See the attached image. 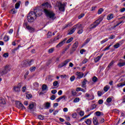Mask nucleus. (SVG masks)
Instances as JSON below:
<instances>
[{
  "label": "nucleus",
  "mask_w": 125,
  "mask_h": 125,
  "mask_svg": "<svg viewBox=\"0 0 125 125\" xmlns=\"http://www.w3.org/2000/svg\"><path fill=\"white\" fill-rule=\"evenodd\" d=\"M42 6L43 7V8H44L43 9V12L46 15L47 17H48L52 20H54V19H55V14H54L53 12L46 9V8H50V7H51L50 4H49L48 2H46L42 4Z\"/></svg>",
  "instance_id": "nucleus-1"
},
{
  "label": "nucleus",
  "mask_w": 125,
  "mask_h": 125,
  "mask_svg": "<svg viewBox=\"0 0 125 125\" xmlns=\"http://www.w3.org/2000/svg\"><path fill=\"white\" fill-rule=\"evenodd\" d=\"M103 17L99 18L98 20H96L93 24H91L90 26V29H94L97 27V25H99L100 23L103 21Z\"/></svg>",
  "instance_id": "nucleus-2"
},
{
  "label": "nucleus",
  "mask_w": 125,
  "mask_h": 125,
  "mask_svg": "<svg viewBox=\"0 0 125 125\" xmlns=\"http://www.w3.org/2000/svg\"><path fill=\"white\" fill-rule=\"evenodd\" d=\"M11 70V66L9 65H6L4 67V69L2 70V71L1 72V74L2 75H6L8 72H10Z\"/></svg>",
  "instance_id": "nucleus-3"
},
{
  "label": "nucleus",
  "mask_w": 125,
  "mask_h": 125,
  "mask_svg": "<svg viewBox=\"0 0 125 125\" xmlns=\"http://www.w3.org/2000/svg\"><path fill=\"white\" fill-rule=\"evenodd\" d=\"M56 6L59 8L60 11H64L65 10V4L61 2L57 1L56 3Z\"/></svg>",
  "instance_id": "nucleus-4"
},
{
  "label": "nucleus",
  "mask_w": 125,
  "mask_h": 125,
  "mask_svg": "<svg viewBox=\"0 0 125 125\" xmlns=\"http://www.w3.org/2000/svg\"><path fill=\"white\" fill-rule=\"evenodd\" d=\"M17 105L16 107L17 108H18L19 109H21L22 110H24V109H26L25 106H24V105L22 104V103L20 102H17L16 103Z\"/></svg>",
  "instance_id": "nucleus-5"
},
{
  "label": "nucleus",
  "mask_w": 125,
  "mask_h": 125,
  "mask_svg": "<svg viewBox=\"0 0 125 125\" xmlns=\"http://www.w3.org/2000/svg\"><path fill=\"white\" fill-rule=\"evenodd\" d=\"M70 60H66L64 61L58 65V68H62V67H64V66H66V65H67L69 62H70Z\"/></svg>",
  "instance_id": "nucleus-6"
},
{
  "label": "nucleus",
  "mask_w": 125,
  "mask_h": 125,
  "mask_svg": "<svg viewBox=\"0 0 125 125\" xmlns=\"http://www.w3.org/2000/svg\"><path fill=\"white\" fill-rule=\"evenodd\" d=\"M25 24L26 29L30 32V33H34L35 32V28L30 26L27 23H25Z\"/></svg>",
  "instance_id": "nucleus-7"
},
{
  "label": "nucleus",
  "mask_w": 125,
  "mask_h": 125,
  "mask_svg": "<svg viewBox=\"0 0 125 125\" xmlns=\"http://www.w3.org/2000/svg\"><path fill=\"white\" fill-rule=\"evenodd\" d=\"M21 87L22 86H21V84L19 83L17 86L14 87L13 90L15 92H19V91H20V89H21Z\"/></svg>",
  "instance_id": "nucleus-8"
},
{
  "label": "nucleus",
  "mask_w": 125,
  "mask_h": 125,
  "mask_svg": "<svg viewBox=\"0 0 125 125\" xmlns=\"http://www.w3.org/2000/svg\"><path fill=\"white\" fill-rule=\"evenodd\" d=\"M27 16H29L30 17H32V18H34L36 19L37 18V14H36V10H34V12H30L27 15Z\"/></svg>",
  "instance_id": "nucleus-9"
},
{
  "label": "nucleus",
  "mask_w": 125,
  "mask_h": 125,
  "mask_svg": "<svg viewBox=\"0 0 125 125\" xmlns=\"http://www.w3.org/2000/svg\"><path fill=\"white\" fill-rule=\"evenodd\" d=\"M76 75H77V76H78L77 79H82V78H83V76L84 75L83 73L81 72H76Z\"/></svg>",
  "instance_id": "nucleus-10"
},
{
  "label": "nucleus",
  "mask_w": 125,
  "mask_h": 125,
  "mask_svg": "<svg viewBox=\"0 0 125 125\" xmlns=\"http://www.w3.org/2000/svg\"><path fill=\"white\" fill-rule=\"evenodd\" d=\"M36 10V17L41 16L42 14V10L35 9Z\"/></svg>",
  "instance_id": "nucleus-11"
},
{
  "label": "nucleus",
  "mask_w": 125,
  "mask_h": 125,
  "mask_svg": "<svg viewBox=\"0 0 125 125\" xmlns=\"http://www.w3.org/2000/svg\"><path fill=\"white\" fill-rule=\"evenodd\" d=\"M78 45H79V42L76 41L72 45V48L73 49V51H75L76 49L78 48Z\"/></svg>",
  "instance_id": "nucleus-12"
},
{
  "label": "nucleus",
  "mask_w": 125,
  "mask_h": 125,
  "mask_svg": "<svg viewBox=\"0 0 125 125\" xmlns=\"http://www.w3.org/2000/svg\"><path fill=\"white\" fill-rule=\"evenodd\" d=\"M120 62L117 65L119 66V67H124V66H125V61L124 62V60L120 59L119 60Z\"/></svg>",
  "instance_id": "nucleus-13"
},
{
  "label": "nucleus",
  "mask_w": 125,
  "mask_h": 125,
  "mask_svg": "<svg viewBox=\"0 0 125 125\" xmlns=\"http://www.w3.org/2000/svg\"><path fill=\"white\" fill-rule=\"evenodd\" d=\"M27 21L29 23H32V22H34V21H35V19L33 17L27 16Z\"/></svg>",
  "instance_id": "nucleus-14"
},
{
  "label": "nucleus",
  "mask_w": 125,
  "mask_h": 125,
  "mask_svg": "<svg viewBox=\"0 0 125 125\" xmlns=\"http://www.w3.org/2000/svg\"><path fill=\"white\" fill-rule=\"evenodd\" d=\"M103 56V54L101 55L100 56H98L97 58L94 59L95 63H97L101 59V58Z\"/></svg>",
  "instance_id": "nucleus-15"
},
{
  "label": "nucleus",
  "mask_w": 125,
  "mask_h": 125,
  "mask_svg": "<svg viewBox=\"0 0 125 125\" xmlns=\"http://www.w3.org/2000/svg\"><path fill=\"white\" fill-rule=\"evenodd\" d=\"M93 123L94 125H98V120H97V118H96V117L93 118Z\"/></svg>",
  "instance_id": "nucleus-16"
},
{
  "label": "nucleus",
  "mask_w": 125,
  "mask_h": 125,
  "mask_svg": "<svg viewBox=\"0 0 125 125\" xmlns=\"http://www.w3.org/2000/svg\"><path fill=\"white\" fill-rule=\"evenodd\" d=\"M42 91H47L48 88H47V85L46 84H43L42 87Z\"/></svg>",
  "instance_id": "nucleus-17"
},
{
  "label": "nucleus",
  "mask_w": 125,
  "mask_h": 125,
  "mask_svg": "<svg viewBox=\"0 0 125 125\" xmlns=\"http://www.w3.org/2000/svg\"><path fill=\"white\" fill-rule=\"evenodd\" d=\"M70 46H71V44H69L68 45H67L66 46V47L64 49H63L62 54H64V53H65V52L67 51V50H68V49H69V48H70Z\"/></svg>",
  "instance_id": "nucleus-18"
},
{
  "label": "nucleus",
  "mask_w": 125,
  "mask_h": 125,
  "mask_svg": "<svg viewBox=\"0 0 125 125\" xmlns=\"http://www.w3.org/2000/svg\"><path fill=\"white\" fill-rule=\"evenodd\" d=\"M115 63V61H112L107 66V68H108L109 69H111L112 68L113 65Z\"/></svg>",
  "instance_id": "nucleus-19"
},
{
  "label": "nucleus",
  "mask_w": 125,
  "mask_h": 125,
  "mask_svg": "<svg viewBox=\"0 0 125 125\" xmlns=\"http://www.w3.org/2000/svg\"><path fill=\"white\" fill-rule=\"evenodd\" d=\"M74 27V28H76V29H78V30H80L82 29V28H83V26H82V24H77L75 25Z\"/></svg>",
  "instance_id": "nucleus-20"
},
{
  "label": "nucleus",
  "mask_w": 125,
  "mask_h": 125,
  "mask_svg": "<svg viewBox=\"0 0 125 125\" xmlns=\"http://www.w3.org/2000/svg\"><path fill=\"white\" fill-rule=\"evenodd\" d=\"M76 30H77V28L76 27H74L68 33V35H72V34H74V33H75V31H76Z\"/></svg>",
  "instance_id": "nucleus-21"
},
{
  "label": "nucleus",
  "mask_w": 125,
  "mask_h": 125,
  "mask_svg": "<svg viewBox=\"0 0 125 125\" xmlns=\"http://www.w3.org/2000/svg\"><path fill=\"white\" fill-rule=\"evenodd\" d=\"M5 104V100L2 98H0V105H4Z\"/></svg>",
  "instance_id": "nucleus-22"
},
{
  "label": "nucleus",
  "mask_w": 125,
  "mask_h": 125,
  "mask_svg": "<svg viewBox=\"0 0 125 125\" xmlns=\"http://www.w3.org/2000/svg\"><path fill=\"white\" fill-rule=\"evenodd\" d=\"M92 122V121L91 119H88L86 120V121H85V124L87 125H91V123Z\"/></svg>",
  "instance_id": "nucleus-23"
},
{
  "label": "nucleus",
  "mask_w": 125,
  "mask_h": 125,
  "mask_svg": "<svg viewBox=\"0 0 125 125\" xmlns=\"http://www.w3.org/2000/svg\"><path fill=\"white\" fill-rule=\"evenodd\" d=\"M45 109H49L50 107V103L47 102L44 104Z\"/></svg>",
  "instance_id": "nucleus-24"
},
{
  "label": "nucleus",
  "mask_w": 125,
  "mask_h": 125,
  "mask_svg": "<svg viewBox=\"0 0 125 125\" xmlns=\"http://www.w3.org/2000/svg\"><path fill=\"white\" fill-rule=\"evenodd\" d=\"M21 64L23 67L28 66V61H24L22 62Z\"/></svg>",
  "instance_id": "nucleus-25"
},
{
  "label": "nucleus",
  "mask_w": 125,
  "mask_h": 125,
  "mask_svg": "<svg viewBox=\"0 0 125 125\" xmlns=\"http://www.w3.org/2000/svg\"><path fill=\"white\" fill-rule=\"evenodd\" d=\"M20 3H21V1H19V2H17L15 4V7L16 9H18L20 7Z\"/></svg>",
  "instance_id": "nucleus-26"
},
{
  "label": "nucleus",
  "mask_w": 125,
  "mask_h": 125,
  "mask_svg": "<svg viewBox=\"0 0 125 125\" xmlns=\"http://www.w3.org/2000/svg\"><path fill=\"white\" fill-rule=\"evenodd\" d=\"M86 83H87V80L84 79L82 82V87H85V85L86 84Z\"/></svg>",
  "instance_id": "nucleus-27"
},
{
  "label": "nucleus",
  "mask_w": 125,
  "mask_h": 125,
  "mask_svg": "<svg viewBox=\"0 0 125 125\" xmlns=\"http://www.w3.org/2000/svg\"><path fill=\"white\" fill-rule=\"evenodd\" d=\"M113 17L114 15H113V14H110L107 16V20H111V19H113Z\"/></svg>",
  "instance_id": "nucleus-28"
},
{
  "label": "nucleus",
  "mask_w": 125,
  "mask_h": 125,
  "mask_svg": "<svg viewBox=\"0 0 125 125\" xmlns=\"http://www.w3.org/2000/svg\"><path fill=\"white\" fill-rule=\"evenodd\" d=\"M17 13V10H15V8L11 9L10 11V13H11V14H15Z\"/></svg>",
  "instance_id": "nucleus-29"
},
{
  "label": "nucleus",
  "mask_w": 125,
  "mask_h": 125,
  "mask_svg": "<svg viewBox=\"0 0 125 125\" xmlns=\"http://www.w3.org/2000/svg\"><path fill=\"white\" fill-rule=\"evenodd\" d=\"M64 41H62L61 42H60L58 45H57V47H61L62 45H63L64 44Z\"/></svg>",
  "instance_id": "nucleus-30"
},
{
  "label": "nucleus",
  "mask_w": 125,
  "mask_h": 125,
  "mask_svg": "<svg viewBox=\"0 0 125 125\" xmlns=\"http://www.w3.org/2000/svg\"><path fill=\"white\" fill-rule=\"evenodd\" d=\"M124 85H125V82L119 83L117 84L118 87H123V86H124Z\"/></svg>",
  "instance_id": "nucleus-31"
},
{
  "label": "nucleus",
  "mask_w": 125,
  "mask_h": 125,
  "mask_svg": "<svg viewBox=\"0 0 125 125\" xmlns=\"http://www.w3.org/2000/svg\"><path fill=\"white\" fill-rule=\"evenodd\" d=\"M109 89H110V86H109L108 85H106V86L104 88V90L105 92H107V91H108V90H109Z\"/></svg>",
  "instance_id": "nucleus-32"
},
{
  "label": "nucleus",
  "mask_w": 125,
  "mask_h": 125,
  "mask_svg": "<svg viewBox=\"0 0 125 125\" xmlns=\"http://www.w3.org/2000/svg\"><path fill=\"white\" fill-rule=\"evenodd\" d=\"M33 85L35 88H37V87H39V86H40V84L37 82H35L33 83Z\"/></svg>",
  "instance_id": "nucleus-33"
},
{
  "label": "nucleus",
  "mask_w": 125,
  "mask_h": 125,
  "mask_svg": "<svg viewBox=\"0 0 125 125\" xmlns=\"http://www.w3.org/2000/svg\"><path fill=\"white\" fill-rule=\"evenodd\" d=\"M52 37V33L51 32H48L47 35V39H50Z\"/></svg>",
  "instance_id": "nucleus-34"
},
{
  "label": "nucleus",
  "mask_w": 125,
  "mask_h": 125,
  "mask_svg": "<svg viewBox=\"0 0 125 125\" xmlns=\"http://www.w3.org/2000/svg\"><path fill=\"white\" fill-rule=\"evenodd\" d=\"M83 28H82L80 29H78V34L81 35V34H83Z\"/></svg>",
  "instance_id": "nucleus-35"
},
{
  "label": "nucleus",
  "mask_w": 125,
  "mask_h": 125,
  "mask_svg": "<svg viewBox=\"0 0 125 125\" xmlns=\"http://www.w3.org/2000/svg\"><path fill=\"white\" fill-rule=\"evenodd\" d=\"M34 62V60H31L30 61H27V63L28 66H31L32 64H33V62Z\"/></svg>",
  "instance_id": "nucleus-36"
},
{
  "label": "nucleus",
  "mask_w": 125,
  "mask_h": 125,
  "mask_svg": "<svg viewBox=\"0 0 125 125\" xmlns=\"http://www.w3.org/2000/svg\"><path fill=\"white\" fill-rule=\"evenodd\" d=\"M4 42H8L9 41V37L8 36H5L4 37Z\"/></svg>",
  "instance_id": "nucleus-37"
},
{
  "label": "nucleus",
  "mask_w": 125,
  "mask_h": 125,
  "mask_svg": "<svg viewBox=\"0 0 125 125\" xmlns=\"http://www.w3.org/2000/svg\"><path fill=\"white\" fill-rule=\"evenodd\" d=\"M59 40V37L57 36V37L55 38L54 39H51V42H56V41H58Z\"/></svg>",
  "instance_id": "nucleus-38"
},
{
  "label": "nucleus",
  "mask_w": 125,
  "mask_h": 125,
  "mask_svg": "<svg viewBox=\"0 0 125 125\" xmlns=\"http://www.w3.org/2000/svg\"><path fill=\"white\" fill-rule=\"evenodd\" d=\"M90 41V39L89 38L87 39L84 42L83 45H85L87 43H88Z\"/></svg>",
  "instance_id": "nucleus-39"
},
{
  "label": "nucleus",
  "mask_w": 125,
  "mask_h": 125,
  "mask_svg": "<svg viewBox=\"0 0 125 125\" xmlns=\"http://www.w3.org/2000/svg\"><path fill=\"white\" fill-rule=\"evenodd\" d=\"M29 70H30V72H31V73L33 72H35V70H36V67L33 66V67H31Z\"/></svg>",
  "instance_id": "nucleus-40"
},
{
  "label": "nucleus",
  "mask_w": 125,
  "mask_h": 125,
  "mask_svg": "<svg viewBox=\"0 0 125 125\" xmlns=\"http://www.w3.org/2000/svg\"><path fill=\"white\" fill-rule=\"evenodd\" d=\"M73 40H74V38H73V37L70 38L69 39H68L66 43H70V42H72Z\"/></svg>",
  "instance_id": "nucleus-41"
},
{
  "label": "nucleus",
  "mask_w": 125,
  "mask_h": 125,
  "mask_svg": "<svg viewBox=\"0 0 125 125\" xmlns=\"http://www.w3.org/2000/svg\"><path fill=\"white\" fill-rule=\"evenodd\" d=\"M80 101V98H76L74 101L73 102H74V103H77L78 102H79Z\"/></svg>",
  "instance_id": "nucleus-42"
},
{
  "label": "nucleus",
  "mask_w": 125,
  "mask_h": 125,
  "mask_svg": "<svg viewBox=\"0 0 125 125\" xmlns=\"http://www.w3.org/2000/svg\"><path fill=\"white\" fill-rule=\"evenodd\" d=\"M79 115L81 116V117L83 116L84 115V112H83V110L80 111Z\"/></svg>",
  "instance_id": "nucleus-43"
},
{
  "label": "nucleus",
  "mask_w": 125,
  "mask_h": 125,
  "mask_svg": "<svg viewBox=\"0 0 125 125\" xmlns=\"http://www.w3.org/2000/svg\"><path fill=\"white\" fill-rule=\"evenodd\" d=\"M104 11V10L103 8H100L98 11V14H101V13H102V12H103Z\"/></svg>",
  "instance_id": "nucleus-44"
},
{
  "label": "nucleus",
  "mask_w": 125,
  "mask_h": 125,
  "mask_svg": "<svg viewBox=\"0 0 125 125\" xmlns=\"http://www.w3.org/2000/svg\"><path fill=\"white\" fill-rule=\"evenodd\" d=\"M106 102H107V103H111V102H112V98H111L110 97L106 99Z\"/></svg>",
  "instance_id": "nucleus-45"
},
{
  "label": "nucleus",
  "mask_w": 125,
  "mask_h": 125,
  "mask_svg": "<svg viewBox=\"0 0 125 125\" xmlns=\"http://www.w3.org/2000/svg\"><path fill=\"white\" fill-rule=\"evenodd\" d=\"M95 113L97 117H100V116H101V112L100 111H97L95 112Z\"/></svg>",
  "instance_id": "nucleus-46"
},
{
  "label": "nucleus",
  "mask_w": 125,
  "mask_h": 125,
  "mask_svg": "<svg viewBox=\"0 0 125 125\" xmlns=\"http://www.w3.org/2000/svg\"><path fill=\"white\" fill-rule=\"evenodd\" d=\"M113 46H114V48H116V49L119 48V47L120 46V43H117L116 44L114 45Z\"/></svg>",
  "instance_id": "nucleus-47"
},
{
  "label": "nucleus",
  "mask_w": 125,
  "mask_h": 125,
  "mask_svg": "<svg viewBox=\"0 0 125 125\" xmlns=\"http://www.w3.org/2000/svg\"><path fill=\"white\" fill-rule=\"evenodd\" d=\"M75 79H76V77H75V76H72L70 77V80L71 82H74V81H75Z\"/></svg>",
  "instance_id": "nucleus-48"
},
{
  "label": "nucleus",
  "mask_w": 125,
  "mask_h": 125,
  "mask_svg": "<svg viewBox=\"0 0 125 125\" xmlns=\"http://www.w3.org/2000/svg\"><path fill=\"white\" fill-rule=\"evenodd\" d=\"M108 41V39H104V40L102 41L101 42V44H103V43L106 42H107Z\"/></svg>",
  "instance_id": "nucleus-49"
},
{
  "label": "nucleus",
  "mask_w": 125,
  "mask_h": 125,
  "mask_svg": "<svg viewBox=\"0 0 125 125\" xmlns=\"http://www.w3.org/2000/svg\"><path fill=\"white\" fill-rule=\"evenodd\" d=\"M32 96L31 94H28L26 95V98H28V99H30V98H32Z\"/></svg>",
  "instance_id": "nucleus-50"
},
{
  "label": "nucleus",
  "mask_w": 125,
  "mask_h": 125,
  "mask_svg": "<svg viewBox=\"0 0 125 125\" xmlns=\"http://www.w3.org/2000/svg\"><path fill=\"white\" fill-rule=\"evenodd\" d=\"M38 119H39V120H43L44 119V117L42 115H39Z\"/></svg>",
  "instance_id": "nucleus-51"
},
{
  "label": "nucleus",
  "mask_w": 125,
  "mask_h": 125,
  "mask_svg": "<svg viewBox=\"0 0 125 125\" xmlns=\"http://www.w3.org/2000/svg\"><path fill=\"white\" fill-rule=\"evenodd\" d=\"M93 82H94V83H96L97 82V77L94 76L93 78Z\"/></svg>",
  "instance_id": "nucleus-52"
},
{
  "label": "nucleus",
  "mask_w": 125,
  "mask_h": 125,
  "mask_svg": "<svg viewBox=\"0 0 125 125\" xmlns=\"http://www.w3.org/2000/svg\"><path fill=\"white\" fill-rule=\"evenodd\" d=\"M56 98V97H55V95H53L51 96L50 98L51 100H55V99Z\"/></svg>",
  "instance_id": "nucleus-53"
},
{
  "label": "nucleus",
  "mask_w": 125,
  "mask_h": 125,
  "mask_svg": "<svg viewBox=\"0 0 125 125\" xmlns=\"http://www.w3.org/2000/svg\"><path fill=\"white\" fill-rule=\"evenodd\" d=\"M18 50V48H16L13 49L12 50L13 54H15V52H16V51H17Z\"/></svg>",
  "instance_id": "nucleus-54"
},
{
  "label": "nucleus",
  "mask_w": 125,
  "mask_h": 125,
  "mask_svg": "<svg viewBox=\"0 0 125 125\" xmlns=\"http://www.w3.org/2000/svg\"><path fill=\"white\" fill-rule=\"evenodd\" d=\"M54 86H57L58 85V82L55 81L53 82Z\"/></svg>",
  "instance_id": "nucleus-55"
},
{
  "label": "nucleus",
  "mask_w": 125,
  "mask_h": 125,
  "mask_svg": "<svg viewBox=\"0 0 125 125\" xmlns=\"http://www.w3.org/2000/svg\"><path fill=\"white\" fill-rule=\"evenodd\" d=\"M3 57H5V58H6V57H8V53H4L3 55Z\"/></svg>",
  "instance_id": "nucleus-56"
},
{
  "label": "nucleus",
  "mask_w": 125,
  "mask_h": 125,
  "mask_svg": "<svg viewBox=\"0 0 125 125\" xmlns=\"http://www.w3.org/2000/svg\"><path fill=\"white\" fill-rule=\"evenodd\" d=\"M84 16V14H81L80 16H79L78 18L79 19H81L83 18Z\"/></svg>",
  "instance_id": "nucleus-57"
},
{
  "label": "nucleus",
  "mask_w": 125,
  "mask_h": 125,
  "mask_svg": "<svg viewBox=\"0 0 125 125\" xmlns=\"http://www.w3.org/2000/svg\"><path fill=\"white\" fill-rule=\"evenodd\" d=\"M96 108V105L95 104H93L91 106V110H94Z\"/></svg>",
  "instance_id": "nucleus-58"
},
{
  "label": "nucleus",
  "mask_w": 125,
  "mask_h": 125,
  "mask_svg": "<svg viewBox=\"0 0 125 125\" xmlns=\"http://www.w3.org/2000/svg\"><path fill=\"white\" fill-rule=\"evenodd\" d=\"M53 51H54V49L51 48L49 50L48 52H49V53H52V52H53Z\"/></svg>",
  "instance_id": "nucleus-59"
},
{
  "label": "nucleus",
  "mask_w": 125,
  "mask_h": 125,
  "mask_svg": "<svg viewBox=\"0 0 125 125\" xmlns=\"http://www.w3.org/2000/svg\"><path fill=\"white\" fill-rule=\"evenodd\" d=\"M102 94H103V93L101 91H99L98 92V96L100 97V96H101L102 95Z\"/></svg>",
  "instance_id": "nucleus-60"
},
{
  "label": "nucleus",
  "mask_w": 125,
  "mask_h": 125,
  "mask_svg": "<svg viewBox=\"0 0 125 125\" xmlns=\"http://www.w3.org/2000/svg\"><path fill=\"white\" fill-rule=\"evenodd\" d=\"M57 92V90H53L51 91V93H52V94H55Z\"/></svg>",
  "instance_id": "nucleus-61"
},
{
  "label": "nucleus",
  "mask_w": 125,
  "mask_h": 125,
  "mask_svg": "<svg viewBox=\"0 0 125 125\" xmlns=\"http://www.w3.org/2000/svg\"><path fill=\"white\" fill-rule=\"evenodd\" d=\"M87 59H85L84 60H83V61L82 62L83 64H85V63H86L87 62Z\"/></svg>",
  "instance_id": "nucleus-62"
},
{
  "label": "nucleus",
  "mask_w": 125,
  "mask_h": 125,
  "mask_svg": "<svg viewBox=\"0 0 125 125\" xmlns=\"http://www.w3.org/2000/svg\"><path fill=\"white\" fill-rule=\"evenodd\" d=\"M29 109H33V108H34V104H30L29 105Z\"/></svg>",
  "instance_id": "nucleus-63"
},
{
  "label": "nucleus",
  "mask_w": 125,
  "mask_h": 125,
  "mask_svg": "<svg viewBox=\"0 0 125 125\" xmlns=\"http://www.w3.org/2000/svg\"><path fill=\"white\" fill-rule=\"evenodd\" d=\"M99 104H103V100H99L98 101Z\"/></svg>",
  "instance_id": "nucleus-64"
}]
</instances>
